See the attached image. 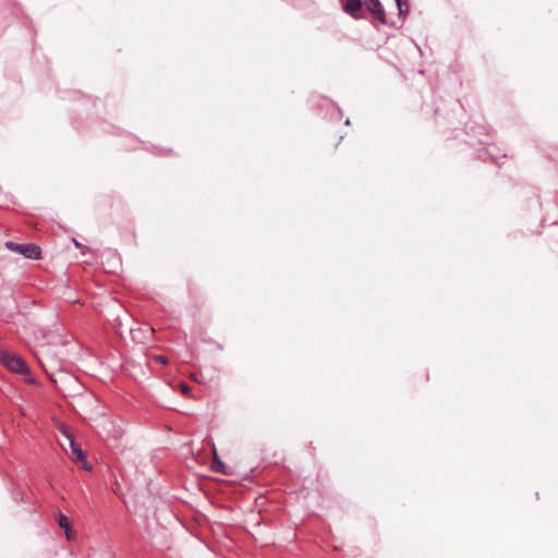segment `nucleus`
Wrapping results in <instances>:
<instances>
[{"label": "nucleus", "instance_id": "nucleus-1", "mask_svg": "<svg viewBox=\"0 0 558 558\" xmlns=\"http://www.w3.org/2000/svg\"><path fill=\"white\" fill-rule=\"evenodd\" d=\"M5 247L14 253L21 254L29 259H39L41 257L40 247L35 243H15L13 241L5 242Z\"/></svg>", "mask_w": 558, "mask_h": 558}, {"label": "nucleus", "instance_id": "nucleus-2", "mask_svg": "<svg viewBox=\"0 0 558 558\" xmlns=\"http://www.w3.org/2000/svg\"><path fill=\"white\" fill-rule=\"evenodd\" d=\"M2 364L11 372L16 374H27L29 372L25 361L16 354L3 352L0 355Z\"/></svg>", "mask_w": 558, "mask_h": 558}, {"label": "nucleus", "instance_id": "nucleus-3", "mask_svg": "<svg viewBox=\"0 0 558 558\" xmlns=\"http://www.w3.org/2000/svg\"><path fill=\"white\" fill-rule=\"evenodd\" d=\"M72 462L77 463L81 469H83L87 472H90L93 469L92 464L86 460L85 452L75 445L73 439H72Z\"/></svg>", "mask_w": 558, "mask_h": 558}, {"label": "nucleus", "instance_id": "nucleus-4", "mask_svg": "<svg viewBox=\"0 0 558 558\" xmlns=\"http://www.w3.org/2000/svg\"><path fill=\"white\" fill-rule=\"evenodd\" d=\"M368 11L378 20L381 24L386 23V13L379 2V0H367L366 2Z\"/></svg>", "mask_w": 558, "mask_h": 558}, {"label": "nucleus", "instance_id": "nucleus-5", "mask_svg": "<svg viewBox=\"0 0 558 558\" xmlns=\"http://www.w3.org/2000/svg\"><path fill=\"white\" fill-rule=\"evenodd\" d=\"M343 10L354 19H360L359 12L362 9L361 0H342Z\"/></svg>", "mask_w": 558, "mask_h": 558}, {"label": "nucleus", "instance_id": "nucleus-6", "mask_svg": "<svg viewBox=\"0 0 558 558\" xmlns=\"http://www.w3.org/2000/svg\"><path fill=\"white\" fill-rule=\"evenodd\" d=\"M57 371H58L57 373L52 372L51 374H49V376H50L51 381L54 384L56 388L61 390V387L59 386V381H63L66 374L64 373L62 366H58Z\"/></svg>", "mask_w": 558, "mask_h": 558}, {"label": "nucleus", "instance_id": "nucleus-7", "mask_svg": "<svg viewBox=\"0 0 558 558\" xmlns=\"http://www.w3.org/2000/svg\"><path fill=\"white\" fill-rule=\"evenodd\" d=\"M58 522L60 527L63 529L66 539L70 541V522L68 521L66 515L61 511L58 512Z\"/></svg>", "mask_w": 558, "mask_h": 558}, {"label": "nucleus", "instance_id": "nucleus-8", "mask_svg": "<svg viewBox=\"0 0 558 558\" xmlns=\"http://www.w3.org/2000/svg\"><path fill=\"white\" fill-rule=\"evenodd\" d=\"M58 429L68 440H70V428L65 424L59 423Z\"/></svg>", "mask_w": 558, "mask_h": 558}, {"label": "nucleus", "instance_id": "nucleus-9", "mask_svg": "<svg viewBox=\"0 0 558 558\" xmlns=\"http://www.w3.org/2000/svg\"><path fill=\"white\" fill-rule=\"evenodd\" d=\"M214 469L216 472L227 473L226 465L220 460H216V464H214Z\"/></svg>", "mask_w": 558, "mask_h": 558}, {"label": "nucleus", "instance_id": "nucleus-10", "mask_svg": "<svg viewBox=\"0 0 558 558\" xmlns=\"http://www.w3.org/2000/svg\"><path fill=\"white\" fill-rule=\"evenodd\" d=\"M179 387H180L181 392L185 396H187L191 391L190 386L185 383H181Z\"/></svg>", "mask_w": 558, "mask_h": 558}, {"label": "nucleus", "instance_id": "nucleus-11", "mask_svg": "<svg viewBox=\"0 0 558 558\" xmlns=\"http://www.w3.org/2000/svg\"><path fill=\"white\" fill-rule=\"evenodd\" d=\"M396 1H397V5L399 8L400 13L403 12V7H405V10H408V4L405 1H403V0H396Z\"/></svg>", "mask_w": 558, "mask_h": 558}, {"label": "nucleus", "instance_id": "nucleus-12", "mask_svg": "<svg viewBox=\"0 0 558 558\" xmlns=\"http://www.w3.org/2000/svg\"><path fill=\"white\" fill-rule=\"evenodd\" d=\"M155 360L161 364H167L168 363V359L167 356L165 355H156L155 356Z\"/></svg>", "mask_w": 558, "mask_h": 558}, {"label": "nucleus", "instance_id": "nucleus-13", "mask_svg": "<svg viewBox=\"0 0 558 558\" xmlns=\"http://www.w3.org/2000/svg\"><path fill=\"white\" fill-rule=\"evenodd\" d=\"M48 362H49V364H50L49 366H50L51 368H54V366H57V364H58V363H57V361H56V360H53L52 357H50Z\"/></svg>", "mask_w": 558, "mask_h": 558}, {"label": "nucleus", "instance_id": "nucleus-14", "mask_svg": "<svg viewBox=\"0 0 558 558\" xmlns=\"http://www.w3.org/2000/svg\"><path fill=\"white\" fill-rule=\"evenodd\" d=\"M213 451H214V464H216V460H219V459H218L217 451H216L215 447L213 448Z\"/></svg>", "mask_w": 558, "mask_h": 558}, {"label": "nucleus", "instance_id": "nucleus-15", "mask_svg": "<svg viewBox=\"0 0 558 558\" xmlns=\"http://www.w3.org/2000/svg\"><path fill=\"white\" fill-rule=\"evenodd\" d=\"M72 242L75 244V246H80V243L76 240L72 239Z\"/></svg>", "mask_w": 558, "mask_h": 558}, {"label": "nucleus", "instance_id": "nucleus-16", "mask_svg": "<svg viewBox=\"0 0 558 558\" xmlns=\"http://www.w3.org/2000/svg\"><path fill=\"white\" fill-rule=\"evenodd\" d=\"M40 363L43 364V367L45 368V371L48 372V369L46 368V364L43 363L41 361H40Z\"/></svg>", "mask_w": 558, "mask_h": 558}]
</instances>
